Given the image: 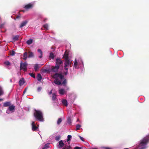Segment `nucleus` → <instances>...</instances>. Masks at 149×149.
<instances>
[{"mask_svg": "<svg viewBox=\"0 0 149 149\" xmlns=\"http://www.w3.org/2000/svg\"><path fill=\"white\" fill-rule=\"evenodd\" d=\"M149 141V135L143 138L140 141L139 144L138 148V149H145L146 148V145Z\"/></svg>", "mask_w": 149, "mask_h": 149, "instance_id": "obj_1", "label": "nucleus"}, {"mask_svg": "<svg viewBox=\"0 0 149 149\" xmlns=\"http://www.w3.org/2000/svg\"><path fill=\"white\" fill-rule=\"evenodd\" d=\"M34 111L33 115L36 119L39 121H43L44 119L42 112L36 109Z\"/></svg>", "mask_w": 149, "mask_h": 149, "instance_id": "obj_2", "label": "nucleus"}, {"mask_svg": "<svg viewBox=\"0 0 149 149\" xmlns=\"http://www.w3.org/2000/svg\"><path fill=\"white\" fill-rule=\"evenodd\" d=\"M27 65L28 64L26 62H24V63H22L21 62L20 64V70H21L23 69L24 71H26Z\"/></svg>", "mask_w": 149, "mask_h": 149, "instance_id": "obj_3", "label": "nucleus"}, {"mask_svg": "<svg viewBox=\"0 0 149 149\" xmlns=\"http://www.w3.org/2000/svg\"><path fill=\"white\" fill-rule=\"evenodd\" d=\"M66 65L67 66H70L72 67V61L70 60H65L64 61V65Z\"/></svg>", "mask_w": 149, "mask_h": 149, "instance_id": "obj_4", "label": "nucleus"}, {"mask_svg": "<svg viewBox=\"0 0 149 149\" xmlns=\"http://www.w3.org/2000/svg\"><path fill=\"white\" fill-rule=\"evenodd\" d=\"M63 63V61H61L60 58H58L56 59V65L60 67L61 64H62Z\"/></svg>", "mask_w": 149, "mask_h": 149, "instance_id": "obj_5", "label": "nucleus"}, {"mask_svg": "<svg viewBox=\"0 0 149 149\" xmlns=\"http://www.w3.org/2000/svg\"><path fill=\"white\" fill-rule=\"evenodd\" d=\"M60 67L58 66L55 65V66H53L52 67V71L54 72H56L58 71Z\"/></svg>", "mask_w": 149, "mask_h": 149, "instance_id": "obj_6", "label": "nucleus"}, {"mask_svg": "<svg viewBox=\"0 0 149 149\" xmlns=\"http://www.w3.org/2000/svg\"><path fill=\"white\" fill-rule=\"evenodd\" d=\"M31 125L32 130L35 131H37L38 129V127L36 125L34 122H33L32 123Z\"/></svg>", "mask_w": 149, "mask_h": 149, "instance_id": "obj_7", "label": "nucleus"}, {"mask_svg": "<svg viewBox=\"0 0 149 149\" xmlns=\"http://www.w3.org/2000/svg\"><path fill=\"white\" fill-rule=\"evenodd\" d=\"M15 107L13 105H10L8 108V110L9 111L11 112V113L13 112L15 110Z\"/></svg>", "mask_w": 149, "mask_h": 149, "instance_id": "obj_8", "label": "nucleus"}, {"mask_svg": "<svg viewBox=\"0 0 149 149\" xmlns=\"http://www.w3.org/2000/svg\"><path fill=\"white\" fill-rule=\"evenodd\" d=\"M33 4L30 3L24 6V8L26 9H29L33 7Z\"/></svg>", "mask_w": 149, "mask_h": 149, "instance_id": "obj_9", "label": "nucleus"}, {"mask_svg": "<svg viewBox=\"0 0 149 149\" xmlns=\"http://www.w3.org/2000/svg\"><path fill=\"white\" fill-rule=\"evenodd\" d=\"M24 79L23 78H21L19 81V86L23 85L25 83Z\"/></svg>", "mask_w": 149, "mask_h": 149, "instance_id": "obj_10", "label": "nucleus"}, {"mask_svg": "<svg viewBox=\"0 0 149 149\" xmlns=\"http://www.w3.org/2000/svg\"><path fill=\"white\" fill-rule=\"evenodd\" d=\"M41 66L39 64H35L34 65V69L36 72H37Z\"/></svg>", "mask_w": 149, "mask_h": 149, "instance_id": "obj_11", "label": "nucleus"}, {"mask_svg": "<svg viewBox=\"0 0 149 149\" xmlns=\"http://www.w3.org/2000/svg\"><path fill=\"white\" fill-rule=\"evenodd\" d=\"M11 105V102L10 101L7 102L3 103V106L4 107H9Z\"/></svg>", "mask_w": 149, "mask_h": 149, "instance_id": "obj_12", "label": "nucleus"}, {"mask_svg": "<svg viewBox=\"0 0 149 149\" xmlns=\"http://www.w3.org/2000/svg\"><path fill=\"white\" fill-rule=\"evenodd\" d=\"M54 82L57 85H60L61 84V82L58 79H56L54 81Z\"/></svg>", "mask_w": 149, "mask_h": 149, "instance_id": "obj_13", "label": "nucleus"}, {"mask_svg": "<svg viewBox=\"0 0 149 149\" xmlns=\"http://www.w3.org/2000/svg\"><path fill=\"white\" fill-rule=\"evenodd\" d=\"M37 51L39 52L40 54V55L38 56V57L40 58H42L43 55L42 51L41 49H38Z\"/></svg>", "mask_w": 149, "mask_h": 149, "instance_id": "obj_14", "label": "nucleus"}, {"mask_svg": "<svg viewBox=\"0 0 149 149\" xmlns=\"http://www.w3.org/2000/svg\"><path fill=\"white\" fill-rule=\"evenodd\" d=\"M28 22V21H25L24 22H23L21 23L20 25L19 26L20 28H22L24 26L26 25L27 24Z\"/></svg>", "mask_w": 149, "mask_h": 149, "instance_id": "obj_15", "label": "nucleus"}, {"mask_svg": "<svg viewBox=\"0 0 149 149\" xmlns=\"http://www.w3.org/2000/svg\"><path fill=\"white\" fill-rule=\"evenodd\" d=\"M37 78L38 81H40L42 79V77L40 73L38 74L37 75Z\"/></svg>", "mask_w": 149, "mask_h": 149, "instance_id": "obj_16", "label": "nucleus"}, {"mask_svg": "<svg viewBox=\"0 0 149 149\" xmlns=\"http://www.w3.org/2000/svg\"><path fill=\"white\" fill-rule=\"evenodd\" d=\"M64 70L65 71L64 72V74L66 75L68 74V68H67V66H66V65L64 66Z\"/></svg>", "mask_w": 149, "mask_h": 149, "instance_id": "obj_17", "label": "nucleus"}, {"mask_svg": "<svg viewBox=\"0 0 149 149\" xmlns=\"http://www.w3.org/2000/svg\"><path fill=\"white\" fill-rule=\"evenodd\" d=\"M62 103L65 106L67 107L68 105L67 101L65 99H63L62 100Z\"/></svg>", "mask_w": 149, "mask_h": 149, "instance_id": "obj_18", "label": "nucleus"}, {"mask_svg": "<svg viewBox=\"0 0 149 149\" xmlns=\"http://www.w3.org/2000/svg\"><path fill=\"white\" fill-rule=\"evenodd\" d=\"M59 148H62L64 146V144L62 140L60 141L59 142Z\"/></svg>", "mask_w": 149, "mask_h": 149, "instance_id": "obj_19", "label": "nucleus"}, {"mask_svg": "<svg viewBox=\"0 0 149 149\" xmlns=\"http://www.w3.org/2000/svg\"><path fill=\"white\" fill-rule=\"evenodd\" d=\"M63 57L65 58V60H69L68 54H66L65 52L64 54Z\"/></svg>", "mask_w": 149, "mask_h": 149, "instance_id": "obj_20", "label": "nucleus"}, {"mask_svg": "<svg viewBox=\"0 0 149 149\" xmlns=\"http://www.w3.org/2000/svg\"><path fill=\"white\" fill-rule=\"evenodd\" d=\"M59 94L61 95H63L65 92V90L63 89L59 90Z\"/></svg>", "mask_w": 149, "mask_h": 149, "instance_id": "obj_21", "label": "nucleus"}, {"mask_svg": "<svg viewBox=\"0 0 149 149\" xmlns=\"http://www.w3.org/2000/svg\"><path fill=\"white\" fill-rule=\"evenodd\" d=\"M19 37V35H16L13 37V39L14 41H15L18 40Z\"/></svg>", "mask_w": 149, "mask_h": 149, "instance_id": "obj_22", "label": "nucleus"}, {"mask_svg": "<svg viewBox=\"0 0 149 149\" xmlns=\"http://www.w3.org/2000/svg\"><path fill=\"white\" fill-rule=\"evenodd\" d=\"M27 53L26 52H25L23 54V59L25 60H26L27 59Z\"/></svg>", "mask_w": 149, "mask_h": 149, "instance_id": "obj_23", "label": "nucleus"}, {"mask_svg": "<svg viewBox=\"0 0 149 149\" xmlns=\"http://www.w3.org/2000/svg\"><path fill=\"white\" fill-rule=\"evenodd\" d=\"M67 123L69 124L70 125L72 124V120L70 117H68L67 120Z\"/></svg>", "mask_w": 149, "mask_h": 149, "instance_id": "obj_24", "label": "nucleus"}, {"mask_svg": "<svg viewBox=\"0 0 149 149\" xmlns=\"http://www.w3.org/2000/svg\"><path fill=\"white\" fill-rule=\"evenodd\" d=\"M4 94V91L2 88L0 86V96L3 95Z\"/></svg>", "mask_w": 149, "mask_h": 149, "instance_id": "obj_25", "label": "nucleus"}, {"mask_svg": "<svg viewBox=\"0 0 149 149\" xmlns=\"http://www.w3.org/2000/svg\"><path fill=\"white\" fill-rule=\"evenodd\" d=\"M32 42H33V40L31 39H30L28 40L26 42V43L28 45H30L31 44Z\"/></svg>", "mask_w": 149, "mask_h": 149, "instance_id": "obj_26", "label": "nucleus"}, {"mask_svg": "<svg viewBox=\"0 0 149 149\" xmlns=\"http://www.w3.org/2000/svg\"><path fill=\"white\" fill-rule=\"evenodd\" d=\"M49 57L51 58L52 59H54V54L53 52H50V55L49 56Z\"/></svg>", "mask_w": 149, "mask_h": 149, "instance_id": "obj_27", "label": "nucleus"}, {"mask_svg": "<svg viewBox=\"0 0 149 149\" xmlns=\"http://www.w3.org/2000/svg\"><path fill=\"white\" fill-rule=\"evenodd\" d=\"M61 73H56L54 75V78H56V79H57L58 78V76L60 75Z\"/></svg>", "mask_w": 149, "mask_h": 149, "instance_id": "obj_28", "label": "nucleus"}, {"mask_svg": "<svg viewBox=\"0 0 149 149\" xmlns=\"http://www.w3.org/2000/svg\"><path fill=\"white\" fill-rule=\"evenodd\" d=\"M33 53L31 52H29V55H28V57L31 58L33 57Z\"/></svg>", "mask_w": 149, "mask_h": 149, "instance_id": "obj_29", "label": "nucleus"}, {"mask_svg": "<svg viewBox=\"0 0 149 149\" xmlns=\"http://www.w3.org/2000/svg\"><path fill=\"white\" fill-rule=\"evenodd\" d=\"M62 121V120L61 118H59L57 121V124L58 125H59L61 123V122Z\"/></svg>", "mask_w": 149, "mask_h": 149, "instance_id": "obj_30", "label": "nucleus"}, {"mask_svg": "<svg viewBox=\"0 0 149 149\" xmlns=\"http://www.w3.org/2000/svg\"><path fill=\"white\" fill-rule=\"evenodd\" d=\"M72 138V136L71 135H69L68 136H67V142L70 141L71 140V138Z\"/></svg>", "mask_w": 149, "mask_h": 149, "instance_id": "obj_31", "label": "nucleus"}, {"mask_svg": "<svg viewBox=\"0 0 149 149\" xmlns=\"http://www.w3.org/2000/svg\"><path fill=\"white\" fill-rule=\"evenodd\" d=\"M81 127V125L79 124H77L76 126V130H79Z\"/></svg>", "mask_w": 149, "mask_h": 149, "instance_id": "obj_32", "label": "nucleus"}, {"mask_svg": "<svg viewBox=\"0 0 149 149\" xmlns=\"http://www.w3.org/2000/svg\"><path fill=\"white\" fill-rule=\"evenodd\" d=\"M56 94L54 93H53L52 94V100H56Z\"/></svg>", "mask_w": 149, "mask_h": 149, "instance_id": "obj_33", "label": "nucleus"}, {"mask_svg": "<svg viewBox=\"0 0 149 149\" xmlns=\"http://www.w3.org/2000/svg\"><path fill=\"white\" fill-rule=\"evenodd\" d=\"M29 74L33 78H36L35 74L33 73H29Z\"/></svg>", "mask_w": 149, "mask_h": 149, "instance_id": "obj_34", "label": "nucleus"}, {"mask_svg": "<svg viewBox=\"0 0 149 149\" xmlns=\"http://www.w3.org/2000/svg\"><path fill=\"white\" fill-rule=\"evenodd\" d=\"M78 63L76 59H75L74 65V66L75 68H76V66L77 65Z\"/></svg>", "mask_w": 149, "mask_h": 149, "instance_id": "obj_35", "label": "nucleus"}, {"mask_svg": "<svg viewBox=\"0 0 149 149\" xmlns=\"http://www.w3.org/2000/svg\"><path fill=\"white\" fill-rule=\"evenodd\" d=\"M15 52L13 50H12L10 52V54L12 56H13L15 55Z\"/></svg>", "mask_w": 149, "mask_h": 149, "instance_id": "obj_36", "label": "nucleus"}, {"mask_svg": "<svg viewBox=\"0 0 149 149\" xmlns=\"http://www.w3.org/2000/svg\"><path fill=\"white\" fill-rule=\"evenodd\" d=\"M67 83V80L66 79H65L63 82L62 83V84L64 86H65L66 85V84Z\"/></svg>", "mask_w": 149, "mask_h": 149, "instance_id": "obj_37", "label": "nucleus"}, {"mask_svg": "<svg viewBox=\"0 0 149 149\" xmlns=\"http://www.w3.org/2000/svg\"><path fill=\"white\" fill-rule=\"evenodd\" d=\"M58 77V78H59L61 80L63 79L64 78L63 75H62L61 73L60 74V75Z\"/></svg>", "mask_w": 149, "mask_h": 149, "instance_id": "obj_38", "label": "nucleus"}, {"mask_svg": "<svg viewBox=\"0 0 149 149\" xmlns=\"http://www.w3.org/2000/svg\"><path fill=\"white\" fill-rule=\"evenodd\" d=\"M43 27L47 30L48 29V26L47 24H46L44 25H43Z\"/></svg>", "mask_w": 149, "mask_h": 149, "instance_id": "obj_39", "label": "nucleus"}, {"mask_svg": "<svg viewBox=\"0 0 149 149\" xmlns=\"http://www.w3.org/2000/svg\"><path fill=\"white\" fill-rule=\"evenodd\" d=\"M4 64L7 65H10V62L8 61L5 62H4Z\"/></svg>", "mask_w": 149, "mask_h": 149, "instance_id": "obj_40", "label": "nucleus"}, {"mask_svg": "<svg viewBox=\"0 0 149 149\" xmlns=\"http://www.w3.org/2000/svg\"><path fill=\"white\" fill-rule=\"evenodd\" d=\"M49 144H47L45 145L44 147H45V148H49Z\"/></svg>", "mask_w": 149, "mask_h": 149, "instance_id": "obj_41", "label": "nucleus"}, {"mask_svg": "<svg viewBox=\"0 0 149 149\" xmlns=\"http://www.w3.org/2000/svg\"><path fill=\"white\" fill-rule=\"evenodd\" d=\"M60 138V136H57L56 137V140L57 141H58Z\"/></svg>", "mask_w": 149, "mask_h": 149, "instance_id": "obj_42", "label": "nucleus"}, {"mask_svg": "<svg viewBox=\"0 0 149 149\" xmlns=\"http://www.w3.org/2000/svg\"><path fill=\"white\" fill-rule=\"evenodd\" d=\"M42 90V88L40 87H38L37 88V90L39 92L40 91Z\"/></svg>", "mask_w": 149, "mask_h": 149, "instance_id": "obj_43", "label": "nucleus"}, {"mask_svg": "<svg viewBox=\"0 0 149 149\" xmlns=\"http://www.w3.org/2000/svg\"><path fill=\"white\" fill-rule=\"evenodd\" d=\"M74 149H82V148L80 147L76 146L74 148Z\"/></svg>", "mask_w": 149, "mask_h": 149, "instance_id": "obj_44", "label": "nucleus"}, {"mask_svg": "<svg viewBox=\"0 0 149 149\" xmlns=\"http://www.w3.org/2000/svg\"><path fill=\"white\" fill-rule=\"evenodd\" d=\"M27 88H25V89H24V92H23V94H24L25 93H26V91H27Z\"/></svg>", "mask_w": 149, "mask_h": 149, "instance_id": "obj_45", "label": "nucleus"}, {"mask_svg": "<svg viewBox=\"0 0 149 149\" xmlns=\"http://www.w3.org/2000/svg\"><path fill=\"white\" fill-rule=\"evenodd\" d=\"M79 137L80 139L82 141H84V138L81 137V136H79Z\"/></svg>", "mask_w": 149, "mask_h": 149, "instance_id": "obj_46", "label": "nucleus"}, {"mask_svg": "<svg viewBox=\"0 0 149 149\" xmlns=\"http://www.w3.org/2000/svg\"><path fill=\"white\" fill-rule=\"evenodd\" d=\"M4 25V24H0V28H3V27Z\"/></svg>", "mask_w": 149, "mask_h": 149, "instance_id": "obj_47", "label": "nucleus"}, {"mask_svg": "<svg viewBox=\"0 0 149 149\" xmlns=\"http://www.w3.org/2000/svg\"><path fill=\"white\" fill-rule=\"evenodd\" d=\"M104 149H111V148H109V147H104Z\"/></svg>", "mask_w": 149, "mask_h": 149, "instance_id": "obj_48", "label": "nucleus"}, {"mask_svg": "<svg viewBox=\"0 0 149 149\" xmlns=\"http://www.w3.org/2000/svg\"><path fill=\"white\" fill-rule=\"evenodd\" d=\"M52 93V90H51L49 92V95L51 94Z\"/></svg>", "mask_w": 149, "mask_h": 149, "instance_id": "obj_49", "label": "nucleus"}, {"mask_svg": "<svg viewBox=\"0 0 149 149\" xmlns=\"http://www.w3.org/2000/svg\"><path fill=\"white\" fill-rule=\"evenodd\" d=\"M20 17V16H17L16 17V19L19 18Z\"/></svg>", "mask_w": 149, "mask_h": 149, "instance_id": "obj_50", "label": "nucleus"}, {"mask_svg": "<svg viewBox=\"0 0 149 149\" xmlns=\"http://www.w3.org/2000/svg\"><path fill=\"white\" fill-rule=\"evenodd\" d=\"M9 111V110H7L6 111V113H9L8 112Z\"/></svg>", "mask_w": 149, "mask_h": 149, "instance_id": "obj_51", "label": "nucleus"}, {"mask_svg": "<svg viewBox=\"0 0 149 149\" xmlns=\"http://www.w3.org/2000/svg\"><path fill=\"white\" fill-rule=\"evenodd\" d=\"M3 100V99H0V101H2Z\"/></svg>", "mask_w": 149, "mask_h": 149, "instance_id": "obj_52", "label": "nucleus"}, {"mask_svg": "<svg viewBox=\"0 0 149 149\" xmlns=\"http://www.w3.org/2000/svg\"><path fill=\"white\" fill-rule=\"evenodd\" d=\"M47 19H45L44 20V22H45V21H46V20H47Z\"/></svg>", "mask_w": 149, "mask_h": 149, "instance_id": "obj_53", "label": "nucleus"}, {"mask_svg": "<svg viewBox=\"0 0 149 149\" xmlns=\"http://www.w3.org/2000/svg\"><path fill=\"white\" fill-rule=\"evenodd\" d=\"M42 149H47V148H45V147H44L42 148Z\"/></svg>", "mask_w": 149, "mask_h": 149, "instance_id": "obj_54", "label": "nucleus"}, {"mask_svg": "<svg viewBox=\"0 0 149 149\" xmlns=\"http://www.w3.org/2000/svg\"><path fill=\"white\" fill-rule=\"evenodd\" d=\"M22 11L23 12H25V10H22Z\"/></svg>", "mask_w": 149, "mask_h": 149, "instance_id": "obj_55", "label": "nucleus"}, {"mask_svg": "<svg viewBox=\"0 0 149 149\" xmlns=\"http://www.w3.org/2000/svg\"><path fill=\"white\" fill-rule=\"evenodd\" d=\"M93 149H97V148H93Z\"/></svg>", "mask_w": 149, "mask_h": 149, "instance_id": "obj_56", "label": "nucleus"}, {"mask_svg": "<svg viewBox=\"0 0 149 149\" xmlns=\"http://www.w3.org/2000/svg\"><path fill=\"white\" fill-rule=\"evenodd\" d=\"M128 149V148H125L123 149Z\"/></svg>", "mask_w": 149, "mask_h": 149, "instance_id": "obj_57", "label": "nucleus"}]
</instances>
